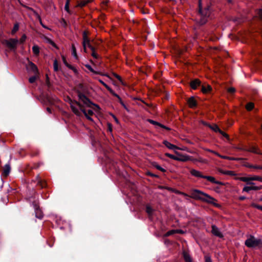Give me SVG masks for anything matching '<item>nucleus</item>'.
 Masks as SVG:
<instances>
[{"label": "nucleus", "instance_id": "obj_63", "mask_svg": "<svg viewBox=\"0 0 262 262\" xmlns=\"http://www.w3.org/2000/svg\"><path fill=\"white\" fill-rule=\"evenodd\" d=\"M245 199H246V197H245V196H240V197H239V199H240L241 200H245Z\"/></svg>", "mask_w": 262, "mask_h": 262}, {"label": "nucleus", "instance_id": "obj_14", "mask_svg": "<svg viewBox=\"0 0 262 262\" xmlns=\"http://www.w3.org/2000/svg\"><path fill=\"white\" fill-rule=\"evenodd\" d=\"M200 85L201 81L198 79H195L194 80H192L190 83V86L191 88L193 89H196L197 87Z\"/></svg>", "mask_w": 262, "mask_h": 262}, {"label": "nucleus", "instance_id": "obj_26", "mask_svg": "<svg viewBox=\"0 0 262 262\" xmlns=\"http://www.w3.org/2000/svg\"><path fill=\"white\" fill-rule=\"evenodd\" d=\"M32 51L35 55H38L39 53V47L37 46H33Z\"/></svg>", "mask_w": 262, "mask_h": 262}, {"label": "nucleus", "instance_id": "obj_4", "mask_svg": "<svg viewBox=\"0 0 262 262\" xmlns=\"http://www.w3.org/2000/svg\"><path fill=\"white\" fill-rule=\"evenodd\" d=\"M18 43V40L16 38L6 39L3 41L4 45H5L8 48L12 50H14L16 49Z\"/></svg>", "mask_w": 262, "mask_h": 262}, {"label": "nucleus", "instance_id": "obj_17", "mask_svg": "<svg viewBox=\"0 0 262 262\" xmlns=\"http://www.w3.org/2000/svg\"><path fill=\"white\" fill-rule=\"evenodd\" d=\"M83 36V47L84 51L86 52V41H88L89 39H88L86 35V32H83L82 34Z\"/></svg>", "mask_w": 262, "mask_h": 262}, {"label": "nucleus", "instance_id": "obj_34", "mask_svg": "<svg viewBox=\"0 0 262 262\" xmlns=\"http://www.w3.org/2000/svg\"><path fill=\"white\" fill-rule=\"evenodd\" d=\"M254 107V104L252 102L248 103L246 105V108L248 111L251 110Z\"/></svg>", "mask_w": 262, "mask_h": 262}, {"label": "nucleus", "instance_id": "obj_23", "mask_svg": "<svg viewBox=\"0 0 262 262\" xmlns=\"http://www.w3.org/2000/svg\"><path fill=\"white\" fill-rule=\"evenodd\" d=\"M211 86L209 85H202V91L204 93H206L210 91H211Z\"/></svg>", "mask_w": 262, "mask_h": 262}, {"label": "nucleus", "instance_id": "obj_43", "mask_svg": "<svg viewBox=\"0 0 262 262\" xmlns=\"http://www.w3.org/2000/svg\"><path fill=\"white\" fill-rule=\"evenodd\" d=\"M205 262H212V260L211 259V257L209 255L205 256Z\"/></svg>", "mask_w": 262, "mask_h": 262}, {"label": "nucleus", "instance_id": "obj_42", "mask_svg": "<svg viewBox=\"0 0 262 262\" xmlns=\"http://www.w3.org/2000/svg\"><path fill=\"white\" fill-rule=\"evenodd\" d=\"M206 150L207 151L212 152V153L214 154V155H216L218 157H221V155H220L219 153H217V152H216L215 151H213L212 150H211V149H206Z\"/></svg>", "mask_w": 262, "mask_h": 262}, {"label": "nucleus", "instance_id": "obj_1", "mask_svg": "<svg viewBox=\"0 0 262 262\" xmlns=\"http://www.w3.org/2000/svg\"><path fill=\"white\" fill-rule=\"evenodd\" d=\"M190 196L195 200H201L208 203H212L213 198L208 194L198 189H193L190 192Z\"/></svg>", "mask_w": 262, "mask_h": 262}, {"label": "nucleus", "instance_id": "obj_52", "mask_svg": "<svg viewBox=\"0 0 262 262\" xmlns=\"http://www.w3.org/2000/svg\"><path fill=\"white\" fill-rule=\"evenodd\" d=\"M253 206L256 208H257L260 210L262 211V206H260V205H256V204H253Z\"/></svg>", "mask_w": 262, "mask_h": 262}, {"label": "nucleus", "instance_id": "obj_31", "mask_svg": "<svg viewBox=\"0 0 262 262\" xmlns=\"http://www.w3.org/2000/svg\"><path fill=\"white\" fill-rule=\"evenodd\" d=\"M90 2V0H86V1H82L78 4V6L79 7H83L85 6L88 3Z\"/></svg>", "mask_w": 262, "mask_h": 262}, {"label": "nucleus", "instance_id": "obj_51", "mask_svg": "<svg viewBox=\"0 0 262 262\" xmlns=\"http://www.w3.org/2000/svg\"><path fill=\"white\" fill-rule=\"evenodd\" d=\"M113 95H114L115 97H116L118 100H119V101H121V99L120 98V97L117 95V94H116L113 91V92H111Z\"/></svg>", "mask_w": 262, "mask_h": 262}, {"label": "nucleus", "instance_id": "obj_56", "mask_svg": "<svg viewBox=\"0 0 262 262\" xmlns=\"http://www.w3.org/2000/svg\"><path fill=\"white\" fill-rule=\"evenodd\" d=\"M86 112H87V114H88V115L92 116L93 114V112L91 110H88V111H86Z\"/></svg>", "mask_w": 262, "mask_h": 262}, {"label": "nucleus", "instance_id": "obj_39", "mask_svg": "<svg viewBox=\"0 0 262 262\" xmlns=\"http://www.w3.org/2000/svg\"><path fill=\"white\" fill-rule=\"evenodd\" d=\"M45 40L47 42H48V43H50V44L55 46V44H54V42L51 39H50L49 38H47V37H45Z\"/></svg>", "mask_w": 262, "mask_h": 262}, {"label": "nucleus", "instance_id": "obj_60", "mask_svg": "<svg viewBox=\"0 0 262 262\" xmlns=\"http://www.w3.org/2000/svg\"><path fill=\"white\" fill-rule=\"evenodd\" d=\"M120 102L125 108H126L125 105L124 104L122 100L121 101H120Z\"/></svg>", "mask_w": 262, "mask_h": 262}, {"label": "nucleus", "instance_id": "obj_16", "mask_svg": "<svg viewBox=\"0 0 262 262\" xmlns=\"http://www.w3.org/2000/svg\"><path fill=\"white\" fill-rule=\"evenodd\" d=\"M204 179H207L208 181L215 184H219L220 183L215 180V178L211 176H204V177H203Z\"/></svg>", "mask_w": 262, "mask_h": 262}, {"label": "nucleus", "instance_id": "obj_8", "mask_svg": "<svg viewBox=\"0 0 262 262\" xmlns=\"http://www.w3.org/2000/svg\"><path fill=\"white\" fill-rule=\"evenodd\" d=\"M211 227V232L214 236H216L220 238H222L224 237L223 234L222 233L220 229L219 228H217L216 226L212 225Z\"/></svg>", "mask_w": 262, "mask_h": 262}, {"label": "nucleus", "instance_id": "obj_40", "mask_svg": "<svg viewBox=\"0 0 262 262\" xmlns=\"http://www.w3.org/2000/svg\"><path fill=\"white\" fill-rule=\"evenodd\" d=\"M88 47L91 49V51H93L94 50V48L91 45L90 43V40H88V41H86V48Z\"/></svg>", "mask_w": 262, "mask_h": 262}, {"label": "nucleus", "instance_id": "obj_64", "mask_svg": "<svg viewBox=\"0 0 262 262\" xmlns=\"http://www.w3.org/2000/svg\"><path fill=\"white\" fill-rule=\"evenodd\" d=\"M199 161L201 162H202V163H205L206 162V160H204V159H200L199 160Z\"/></svg>", "mask_w": 262, "mask_h": 262}, {"label": "nucleus", "instance_id": "obj_24", "mask_svg": "<svg viewBox=\"0 0 262 262\" xmlns=\"http://www.w3.org/2000/svg\"><path fill=\"white\" fill-rule=\"evenodd\" d=\"M245 166L250 168H254L255 169H260V166H258L256 165H252L250 164H247L245 165Z\"/></svg>", "mask_w": 262, "mask_h": 262}, {"label": "nucleus", "instance_id": "obj_2", "mask_svg": "<svg viewBox=\"0 0 262 262\" xmlns=\"http://www.w3.org/2000/svg\"><path fill=\"white\" fill-rule=\"evenodd\" d=\"M245 245L250 248H261L262 247V239L250 235L245 241Z\"/></svg>", "mask_w": 262, "mask_h": 262}, {"label": "nucleus", "instance_id": "obj_20", "mask_svg": "<svg viewBox=\"0 0 262 262\" xmlns=\"http://www.w3.org/2000/svg\"><path fill=\"white\" fill-rule=\"evenodd\" d=\"M188 103L190 107H194L196 105V101L193 97L189 98L188 100Z\"/></svg>", "mask_w": 262, "mask_h": 262}, {"label": "nucleus", "instance_id": "obj_38", "mask_svg": "<svg viewBox=\"0 0 262 262\" xmlns=\"http://www.w3.org/2000/svg\"><path fill=\"white\" fill-rule=\"evenodd\" d=\"M68 68H69L70 69L72 70L75 74H78V71L74 67L70 65Z\"/></svg>", "mask_w": 262, "mask_h": 262}, {"label": "nucleus", "instance_id": "obj_30", "mask_svg": "<svg viewBox=\"0 0 262 262\" xmlns=\"http://www.w3.org/2000/svg\"><path fill=\"white\" fill-rule=\"evenodd\" d=\"M252 180L253 181H258L262 182V177L258 176H253L252 177Z\"/></svg>", "mask_w": 262, "mask_h": 262}, {"label": "nucleus", "instance_id": "obj_41", "mask_svg": "<svg viewBox=\"0 0 262 262\" xmlns=\"http://www.w3.org/2000/svg\"><path fill=\"white\" fill-rule=\"evenodd\" d=\"M27 36L26 35L24 34L21 38L20 39L19 41L18 40V42H19L20 43H23L26 39Z\"/></svg>", "mask_w": 262, "mask_h": 262}, {"label": "nucleus", "instance_id": "obj_5", "mask_svg": "<svg viewBox=\"0 0 262 262\" xmlns=\"http://www.w3.org/2000/svg\"><path fill=\"white\" fill-rule=\"evenodd\" d=\"M208 127L214 132L219 133L220 134H221L224 137L226 138L227 139H229L228 135L225 132L221 130L216 124H214L213 125H208Z\"/></svg>", "mask_w": 262, "mask_h": 262}, {"label": "nucleus", "instance_id": "obj_6", "mask_svg": "<svg viewBox=\"0 0 262 262\" xmlns=\"http://www.w3.org/2000/svg\"><path fill=\"white\" fill-rule=\"evenodd\" d=\"M77 103H79V102H76L75 104L78 106V107L75 105L74 103L72 102H71V108L73 112L78 116H80L81 115L82 111L80 110V107L78 105Z\"/></svg>", "mask_w": 262, "mask_h": 262}, {"label": "nucleus", "instance_id": "obj_10", "mask_svg": "<svg viewBox=\"0 0 262 262\" xmlns=\"http://www.w3.org/2000/svg\"><path fill=\"white\" fill-rule=\"evenodd\" d=\"M78 97L79 99L83 102L84 104L87 106H90L91 103L90 100L83 94L79 93Z\"/></svg>", "mask_w": 262, "mask_h": 262}, {"label": "nucleus", "instance_id": "obj_59", "mask_svg": "<svg viewBox=\"0 0 262 262\" xmlns=\"http://www.w3.org/2000/svg\"><path fill=\"white\" fill-rule=\"evenodd\" d=\"M113 118H114V120H115V122H116L117 123H119V121H118V119H117V118H116L114 115H113Z\"/></svg>", "mask_w": 262, "mask_h": 262}, {"label": "nucleus", "instance_id": "obj_22", "mask_svg": "<svg viewBox=\"0 0 262 262\" xmlns=\"http://www.w3.org/2000/svg\"><path fill=\"white\" fill-rule=\"evenodd\" d=\"M183 257L185 262H192V259L190 255L187 252H183Z\"/></svg>", "mask_w": 262, "mask_h": 262}, {"label": "nucleus", "instance_id": "obj_25", "mask_svg": "<svg viewBox=\"0 0 262 262\" xmlns=\"http://www.w3.org/2000/svg\"><path fill=\"white\" fill-rule=\"evenodd\" d=\"M146 211L147 214L150 216L152 214L154 210L149 205H147L146 207Z\"/></svg>", "mask_w": 262, "mask_h": 262}, {"label": "nucleus", "instance_id": "obj_61", "mask_svg": "<svg viewBox=\"0 0 262 262\" xmlns=\"http://www.w3.org/2000/svg\"><path fill=\"white\" fill-rule=\"evenodd\" d=\"M120 102L125 108H126L125 105L124 104L122 100L121 101H120Z\"/></svg>", "mask_w": 262, "mask_h": 262}, {"label": "nucleus", "instance_id": "obj_36", "mask_svg": "<svg viewBox=\"0 0 262 262\" xmlns=\"http://www.w3.org/2000/svg\"><path fill=\"white\" fill-rule=\"evenodd\" d=\"M165 156H167V157H169V158L172 159H173V160H175L177 161L178 157H176V156H175L174 155H172L168 154V153H166L165 154Z\"/></svg>", "mask_w": 262, "mask_h": 262}, {"label": "nucleus", "instance_id": "obj_7", "mask_svg": "<svg viewBox=\"0 0 262 262\" xmlns=\"http://www.w3.org/2000/svg\"><path fill=\"white\" fill-rule=\"evenodd\" d=\"M249 186H245L243 189V192L249 193L251 190H259L262 189V186H257L255 185H249Z\"/></svg>", "mask_w": 262, "mask_h": 262}, {"label": "nucleus", "instance_id": "obj_19", "mask_svg": "<svg viewBox=\"0 0 262 262\" xmlns=\"http://www.w3.org/2000/svg\"><path fill=\"white\" fill-rule=\"evenodd\" d=\"M148 121L150 123H151V124H152L154 125H157L158 126H160V127H161L162 128H165V129H167V130L169 129V128H168V127L165 126V125H163V124H161V123H159L158 122H156V121H155L154 120L150 119V120H148Z\"/></svg>", "mask_w": 262, "mask_h": 262}, {"label": "nucleus", "instance_id": "obj_44", "mask_svg": "<svg viewBox=\"0 0 262 262\" xmlns=\"http://www.w3.org/2000/svg\"><path fill=\"white\" fill-rule=\"evenodd\" d=\"M62 61H63V63L64 64V65H65L67 67L69 68V66H70V64H69L67 62V60H66V58H65L64 56H62Z\"/></svg>", "mask_w": 262, "mask_h": 262}, {"label": "nucleus", "instance_id": "obj_49", "mask_svg": "<svg viewBox=\"0 0 262 262\" xmlns=\"http://www.w3.org/2000/svg\"><path fill=\"white\" fill-rule=\"evenodd\" d=\"M38 211H39V210L37 209H36V217L38 218V219H41L42 218L43 215H42V214H39V215H37Z\"/></svg>", "mask_w": 262, "mask_h": 262}, {"label": "nucleus", "instance_id": "obj_46", "mask_svg": "<svg viewBox=\"0 0 262 262\" xmlns=\"http://www.w3.org/2000/svg\"><path fill=\"white\" fill-rule=\"evenodd\" d=\"M92 51V56L94 58H98V55L95 52V49L93 50V51Z\"/></svg>", "mask_w": 262, "mask_h": 262}, {"label": "nucleus", "instance_id": "obj_37", "mask_svg": "<svg viewBox=\"0 0 262 262\" xmlns=\"http://www.w3.org/2000/svg\"><path fill=\"white\" fill-rule=\"evenodd\" d=\"M69 3H70V0H67L65 6H64V9L68 12H69Z\"/></svg>", "mask_w": 262, "mask_h": 262}, {"label": "nucleus", "instance_id": "obj_53", "mask_svg": "<svg viewBox=\"0 0 262 262\" xmlns=\"http://www.w3.org/2000/svg\"><path fill=\"white\" fill-rule=\"evenodd\" d=\"M184 231L181 229H176V233L183 234Z\"/></svg>", "mask_w": 262, "mask_h": 262}, {"label": "nucleus", "instance_id": "obj_15", "mask_svg": "<svg viewBox=\"0 0 262 262\" xmlns=\"http://www.w3.org/2000/svg\"><path fill=\"white\" fill-rule=\"evenodd\" d=\"M28 69L31 70L35 74H36L38 72L37 67L32 62H29L28 66Z\"/></svg>", "mask_w": 262, "mask_h": 262}, {"label": "nucleus", "instance_id": "obj_57", "mask_svg": "<svg viewBox=\"0 0 262 262\" xmlns=\"http://www.w3.org/2000/svg\"><path fill=\"white\" fill-rule=\"evenodd\" d=\"M258 14L260 17H262V9H260L258 11Z\"/></svg>", "mask_w": 262, "mask_h": 262}, {"label": "nucleus", "instance_id": "obj_3", "mask_svg": "<svg viewBox=\"0 0 262 262\" xmlns=\"http://www.w3.org/2000/svg\"><path fill=\"white\" fill-rule=\"evenodd\" d=\"M199 12L201 15V18L200 19V24L203 25L205 24L207 20V18L208 17L211 13L210 7L209 6L203 10L202 8V4L201 0L199 2Z\"/></svg>", "mask_w": 262, "mask_h": 262}, {"label": "nucleus", "instance_id": "obj_11", "mask_svg": "<svg viewBox=\"0 0 262 262\" xmlns=\"http://www.w3.org/2000/svg\"><path fill=\"white\" fill-rule=\"evenodd\" d=\"M238 180L246 182L247 185H255V184L252 181V177H241L238 178Z\"/></svg>", "mask_w": 262, "mask_h": 262}, {"label": "nucleus", "instance_id": "obj_62", "mask_svg": "<svg viewBox=\"0 0 262 262\" xmlns=\"http://www.w3.org/2000/svg\"><path fill=\"white\" fill-rule=\"evenodd\" d=\"M47 111L49 113H51V108H49V107H47Z\"/></svg>", "mask_w": 262, "mask_h": 262}, {"label": "nucleus", "instance_id": "obj_54", "mask_svg": "<svg viewBox=\"0 0 262 262\" xmlns=\"http://www.w3.org/2000/svg\"><path fill=\"white\" fill-rule=\"evenodd\" d=\"M61 24L64 27H66L67 26V23L65 19H62L61 21Z\"/></svg>", "mask_w": 262, "mask_h": 262}, {"label": "nucleus", "instance_id": "obj_13", "mask_svg": "<svg viewBox=\"0 0 262 262\" xmlns=\"http://www.w3.org/2000/svg\"><path fill=\"white\" fill-rule=\"evenodd\" d=\"M190 174L196 178H203L204 177V175L202 174V172L199 170H195L194 169H192L190 171Z\"/></svg>", "mask_w": 262, "mask_h": 262}, {"label": "nucleus", "instance_id": "obj_27", "mask_svg": "<svg viewBox=\"0 0 262 262\" xmlns=\"http://www.w3.org/2000/svg\"><path fill=\"white\" fill-rule=\"evenodd\" d=\"M72 55L75 58H76V59L78 57H77V53H76V49L74 45H72Z\"/></svg>", "mask_w": 262, "mask_h": 262}, {"label": "nucleus", "instance_id": "obj_9", "mask_svg": "<svg viewBox=\"0 0 262 262\" xmlns=\"http://www.w3.org/2000/svg\"><path fill=\"white\" fill-rule=\"evenodd\" d=\"M176 154L179 156L177 158V161H178L186 162L191 160L190 157L188 155H180L177 151L176 152Z\"/></svg>", "mask_w": 262, "mask_h": 262}, {"label": "nucleus", "instance_id": "obj_47", "mask_svg": "<svg viewBox=\"0 0 262 262\" xmlns=\"http://www.w3.org/2000/svg\"><path fill=\"white\" fill-rule=\"evenodd\" d=\"M113 75L120 82H121L123 84V82L122 81L121 78L119 75H118L116 74H115V73L113 74Z\"/></svg>", "mask_w": 262, "mask_h": 262}, {"label": "nucleus", "instance_id": "obj_29", "mask_svg": "<svg viewBox=\"0 0 262 262\" xmlns=\"http://www.w3.org/2000/svg\"><path fill=\"white\" fill-rule=\"evenodd\" d=\"M176 233V230H171L168 232H167L164 235V237H167L171 235H172L173 234Z\"/></svg>", "mask_w": 262, "mask_h": 262}, {"label": "nucleus", "instance_id": "obj_48", "mask_svg": "<svg viewBox=\"0 0 262 262\" xmlns=\"http://www.w3.org/2000/svg\"><path fill=\"white\" fill-rule=\"evenodd\" d=\"M228 92L230 93L233 94L235 92V89L234 88H230L228 89Z\"/></svg>", "mask_w": 262, "mask_h": 262}, {"label": "nucleus", "instance_id": "obj_18", "mask_svg": "<svg viewBox=\"0 0 262 262\" xmlns=\"http://www.w3.org/2000/svg\"><path fill=\"white\" fill-rule=\"evenodd\" d=\"M77 104H78V105L80 107L81 111L84 114V115L86 117V118L88 120H90V121H93V119L91 117V115H88V114H87L86 111L83 108L82 105L80 104V103H77Z\"/></svg>", "mask_w": 262, "mask_h": 262}, {"label": "nucleus", "instance_id": "obj_55", "mask_svg": "<svg viewBox=\"0 0 262 262\" xmlns=\"http://www.w3.org/2000/svg\"><path fill=\"white\" fill-rule=\"evenodd\" d=\"M225 174H228V175H233L234 172L232 171H227L225 172Z\"/></svg>", "mask_w": 262, "mask_h": 262}, {"label": "nucleus", "instance_id": "obj_50", "mask_svg": "<svg viewBox=\"0 0 262 262\" xmlns=\"http://www.w3.org/2000/svg\"><path fill=\"white\" fill-rule=\"evenodd\" d=\"M156 167L157 169L162 171V172H164L165 171V169H164L163 168H162V167H161L159 165H156Z\"/></svg>", "mask_w": 262, "mask_h": 262}, {"label": "nucleus", "instance_id": "obj_12", "mask_svg": "<svg viewBox=\"0 0 262 262\" xmlns=\"http://www.w3.org/2000/svg\"><path fill=\"white\" fill-rule=\"evenodd\" d=\"M163 144L169 149L174 150V151L176 152H177V150L179 149V147L170 143L167 141H164Z\"/></svg>", "mask_w": 262, "mask_h": 262}, {"label": "nucleus", "instance_id": "obj_32", "mask_svg": "<svg viewBox=\"0 0 262 262\" xmlns=\"http://www.w3.org/2000/svg\"><path fill=\"white\" fill-rule=\"evenodd\" d=\"M85 67L87 68L91 72H92V73H94V74H98V72L95 71L92 68V67L88 64H86L85 65Z\"/></svg>", "mask_w": 262, "mask_h": 262}, {"label": "nucleus", "instance_id": "obj_21", "mask_svg": "<svg viewBox=\"0 0 262 262\" xmlns=\"http://www.w3.org/2000/svg\"><path fill=\"white\" fill-rule=\"evenodd\" d=\"M10 169H11V167H10V164H6L5 165L4 170H3L4 174H5L6 176H8L10 172Z\"/></svg>", "mask_w": 262, "mask_h": 262}, {"label": "nucleus", "instance_id": "obj_28", "mask_svg": "<svg viewBox=\"0 0 262 262\" xmlns=\"http://www.w3.org/2000/svg\"><path fill=\"white\" fill-rule=\"evenodd\" d=\"M99 81L103 85H104L110 92H113V90L111 89V88L107 84H106L104 82H103L102 80L99 79Z\"/></svg>", "mask_w": 262, "mask_h": 262}, {"label": "nucleus", "instance_id": "obj_33", "mask_svg": "<svg viewBox=\"0 0 262 262\" xmlns=\"http://www.w3.org/2000/svg\"><path fill=\"white\" fill-rule=\"evenodd\" d=\"M19 25L18 24H16L14 25L13 28L12 30V34H14L16 31L18 30Z\"/></svg>", "mask_w": 262, "mask_h": 262}, {"label": "nucleus", "instance_id": "obj_45", "mask_svg": "<svg viewBox=\"0 0 262 262\" xmlns=\"http://www.w3.org/2000/svg\"><path fill=\"white\" fill-rule=\"evenodd\" d=\"M36 77L35 76H33L30 77L29 80L30 83H32L35 82V81L36 80Z\"/></svg>", "mask_w": 262, "mask_h": 262}, {"label": "nucleus", "instance_id": "obj_35", "mask_svg": "<svg viewBox=\"0 0 262 262\" xmlns=\"http://www.w3.org/2000/svg\"><path fill=\"white\" fill-rule=\"evenodd\" d=\"M53 67H54V70L55 71H57L58 70V62H57V61L56 60H55L54 61Z\"/></svg>", "mask_w": 262, "mask_h": 262}, {"label": "nucleus", "instance_id": "obj_58", "mask_svg": "<svg viewBox=\"0 0 262 262\" xmlns=\"http://www.w3.org/2000/svg\"><path fill=\"white\" fill-rule=\"evenodd\" d=\"M40 23L41 25L42 26V27H43L44 28H46V29H50L47 26H46L45 25H43L41 21H40Z\"/></svg>", "mask_w": 262, "mask_h": 262}]
</instances>
